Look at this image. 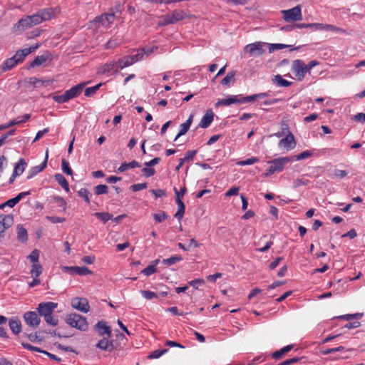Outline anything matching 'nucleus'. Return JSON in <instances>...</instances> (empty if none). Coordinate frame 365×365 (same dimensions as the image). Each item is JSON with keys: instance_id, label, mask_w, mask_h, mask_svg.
Listing matches in <instances>:
<instances>
[{"instance_id": "f257e3e1", "label": "nucleus", "mask_w": 365, "mask_h": 365, "mask_svg": "<svg viewBox=\"0 0 365 365\" xmlns=\"http://www.w3.org/2000/svg\"><path fill=\"white\" fill-rule=\"evenodd\" d=\"M132 65V62L129 61V58L125 56L118 61H110L98 68L97 73L98 74H113L117 73L119 69H123Z\"/></svg>"}, {"instance_id": "f03ea898", "label": "nucleus", "mask_w": 365, "mask_h": 365, "mask_svg": "<svg viewBox=\"0 0 365 365\" xmlns=\"http://www.w3.org/2000/svg\"><path fill=\"white\" fill-rule=\"evenodd\" d=\"M58 304L52 302H42L38 304V312L43 317L46 322L53 327L58 324V319L53 316V312L57 307Z\"/></svg>"}, {"instance_id": "7ed1b4c3", "label": "nucleus", "mask_w": 365, "mask_h": 365, "mask_svg": "<svg viewBox=\"0 0 365 365\" xmlns=\"http://www.w3.org/2000/svg\"><path fill=\"white\" fill-rule=\"evenodd\" d=\"M294 161V158L280 157L268 162L270 165L264 173L265 176H269L275 173H280L284 170L286 165Z\"/></svg>"}, {"instance_id": "20e7f679", "label": "nucleus", "mask_w": 365, "mask_h": 365, "mask_svg": "<svg viewBox=\"0 0 365 365\" xmlns=\"http://www.w3.org/2000/svg\"><path fill=\"white\" fill-rule=\"evenodd\" d=\"M65 320L70 327L81 331H86L88 327L86 319L76 313L67 314Z\"/></svg>"}, {"instance_id": "39448f33", "label": "nucleus", "mask_w": 365, "mask_h": 365, "mask_svg": "<svg viewBox=\"0 0 365 365\" xmlns=\"http://www.w3.org/2000/svg\"><path fill=\"white\" fill-rule=\"evenodd\" d=\"M267 45L266 42L256 41L245 46L244 52L248 53L250 57L260 56L265 53L264 48L267 47Z\"/></svg>"}, {"instance_id": "423d86ee", "label": "nucleus", "mask_w": 365, "mask_h": 365, "mask_svg": "<svg viewBox=\"0 0 365 365\" xmlns=\"http://www.w3.org/2000/svg\"><path fill=\"white\" fill-rule=\"evenodd\" d=\"M283 19L287 22L297 21L302 19V9L300 6H296L292 9L282 10Z\"/></svg>"}, {"instance_id": "0eeeda50", "label": "nucleus", "mask_w": 365, "mask_h": 365, "mask_svg": "<svg viewBox=\"0 0 365 365\" xmlns=\"http://www.w3.org/2000/svg\"><path fill=\"white\" fill-rule=\"evenodd\" d=\"M115 20V15L113 13H108L102 14L99 16L96 17L94 23L96 24L98 28L102 26L103 28H109L110 24Z\"/></svg>"}, {"instance_id": "6e6552de", "label": "nucleus", "mask_w": 365, "mask_h": 365, "mask_svg": "<svg viewBox=\"0 0 365 365\" xmlns=\"http://www.w3.org/2000/svg\"><path fill=\"white\" fill-rule=\"evenodd\" d=\"M287 136L279 141L278 146L279 148H283L287 150H290L295 148L297 143L294 136L289 129H287Z\"/></svg>"}, {"instance_id": "1a4fd4ad", "label": "nucleus", "mask_w": 365, "mask_h": 365, "mask_svg": "<svg viewBox=\"0 0 365 365\" xmlns=\"http://www.w3.org/2000/svg\"><path fill=\"white\" fill-rule=\"evenodd\" d=\"M292 70L299 80H302L307 73L305 63L302 60H294L292 63Z\"/></svg>"}, {"instance_id": "9d476101", "label": "nucleus", "mask_w": 365, "mask_h": 365, "mask_svg": "<svg viewBox=\"0 0 365 365\" xmlns=\"http://www.w3.org/2000/svg\"><path fill=\"white\" fill-rule=\"evenodd\" d=\"M62 270L64 272L71 274H78L80 276H86L88 274H93V272L90 270L86 267H78V266H73V267H67L64 266L62 267Z\"/></svg>"}, {"instance_id": "9b49d317", "label": "nucleus", "mask_w": 365, "mask_h": 365, "mask_svg": "<svg viewBox=\"0 0 365 365\" xmlns=\"http://www.w3.org/2000/svg\"><path fill=\"white\" fill-rule=\"evenodd\" d=\"M71 306L73 308L83 313H87L90 309L87 298H73Z\"/></svg>"}, {"instance_id": "f8f14e48", "label": "nucleus", "mask_w": 365, "mask_h": 365, "mask_svg": "<svg viewBox=\"0 0 365 365\" xmlns=\"http://www.w3.org/2000/svg\"><path fill=\"white\" fill-rule=\"evenodd\" d=\"M24 319L26 324L31 328H37L40 324L41 319L35 312H27L24 314Z\"/></svg>"}, {"instance_id": "ddd939ff", "label": "nucleus", "mask_w": 365, "mask_h": 365, "mask_svg": "<svg viewBox=\"0 0 365 365\" xmlns=\"http://www.w3.org/2000/svg\"><path fill=\"white\" fill-rule=\"evenodd\" d=\"M14 220L11 215H0V240L4 237V232L13 224Z\"/></svg>"}, {"instance_id": "4468645a", "label": "nucleus", "mask_w": 365, "mask_h": 365, "mask_svg": "<svg viewBox=\"0 0 365 365\" xmlns=\"http://www.w3.org/2000/svg\"><path fill=\"white\" fill-rule=\"evenodd\" d=\"M240 98L241 95H234L230 96L226 98L220 99L215 103V107L217 108L219 106H228L234 103H242V100Z\"/></svg>"}, {"instance_id": "2eb2a0df", "label": "nucleus", "mask_w": 365, "mask_h": 365, "mask_svg": "<svg viewBox=\"0 0 365 365\" xmlns=\"http://www.w3.org/2000/svg\"><path fill=\"white\" fill-rule=\"evenodd\" d=\"M88 83V82L81 83L76 86H73L69 90L66 91L65 93L68 100L69 101L79 96L82 93L85 86H86Z\"/></svg>"}, {"instance_id": "dca6fc26", "label": "nucleus", "mask_w": 365, "mask_h": 365, "mask_svg": "<svg viewBox=\"0 0 365 365\" xmlns=\"http://www.w3.org/2000/svg\"><path fill=\"white\" fill-rule=\"evenodd\" d=\"M48 150H47L46 151L45 159L41 164H40L39 165H37V166H34L30 169V170L28 173V176H27L28 179H31V178H34L36 175L41 173L46 168L48 158Z\"/></svg>"}, {"instance_id": "f3484780", "label": "nucleus", "mask_w": 365, "mask_h": 365, "mask_svg": "<svg viewBox=\"0 0 365 365\" xmlns=\"http://www.w3.org/2000/svg\"><path fill=\"white\" fill-rule=\"evenodd\" d=\"M31 23H30V19L28 16L21 19L16 24H15L13 26L14 32L23 31L28 28L31 27Z\"/></svg>"}, {"instance_id": "a211bd4d", "label": "nucleus", "mask_w": 365, "mask_h": 365, "mask_svg": "<svg viewBox=\"0 0 365 365\" xmlns=\"http://www.w3.org/2000/svg\"><path fill=\"white\" fill-rule=\"evenodd\" d=\"M174 24L190 17L189 12L185 10L175 9L170 12Z\"/></svg>"}, {"instance_id": "6ab92c4d", "label": "nucleus", "mask_w": 365, "mask_h": 365, "mask_svg": "<svg viewBox=\"0 0 365 365\" xmlns=\"http://www.w3.org/2000/svg\"><path fill=\"white\" fill-rule=\"evenodd\" d=\"M214 118V113L213 111L210 109L207 110L205 113V114L202 116L200 123L199 126L202 128H206L210 126V125L212 123Z\"/></svg>"}, {"instance_id": "aec40b11", "label": "nucleus", "mask_w": 365, "mask_h": 365, "mask_svg": "<svg viewBox=\"0 0 365 365\" xmlns=\"http://www.w3.org/2000/svg\"><path fill=\"white\" fill-rule=\"evenodd\" d=\"M96 327L100 335L104 336L106 335L108 338L111 336V329L109 326L106 324V323L103 321L98 322Z\"/></svg>"}, {"instance_id": "412c9836", "label": "nucleus", "mask_w": 365, "mask_h": 365, "mask_svg": "<svg viewBox=\"0 0 365 365\" xmlns=\"http://www.w3.org/2000/svg\"><path fill=\"white\" fill-rule=\"evenodd\" d=\"M57 11H58L57 8H56V9L47 8V9L41 10L40 11H38V13H39L41 18L42 19V21H48V20L51 19L52 17H53Z\"/></svg>"}, {"instance_id": "4be33fe9", "label": "nucleus", "mask_w": 365, "mask_h": 365, "mask_svg": "<svg viewBox=\"0 0 365 365\" xmlns=\"http://www.w3.org/2000/svg\"><path fill=\"white\" fill-rule=\"evenodd\" d=\"M9 326L14 334L17 335L21 333L22 327L19 319L16 318L10 319Z\"/></svg>"}, {"instance_id": "5701e85b", "label": "nucleus", "mask_w": 365, "mask_h": 365, "mask_svg": "<svg viewBox=\"0 0 365 365\" xmlns=\"http://www.w3.org/2000/svg\"><path fill=\"white\" fill-rule=\"evenodd\" d=\"M192 120H193V115H190V117L188 118V119L185 123H182L180 125V129L179 130V133L175 138V140H176L179 137L185 135L188 131V130L190 129V127L192 123Z\"/></svg>"}, {"instance_id": "b1692460", "label": "nucleus", "mask_w": 365, "mask_h": 365, "mask_svg": "<svg viewBox=\"0 0 365 365\" xmlns=\"http://www.w3.org/2000/svg\"><path fill=\"white\" fill-rule=\"evenodd\" d=\"M160 262V259H157L150 262V264L141 271L145 276H150L157 272L156 266Z\"/></svg>"}, {"instance_id": "393cba45", "label": "nucleus", "mask_w": 365, "mask_h": 365, "mask_svg": "<svg viewBox=\"0 0 365 365\" xmlns=\"http://www.w3.org/2000/svg\"><path fill=\"white\" fill-rule=\"evenodd\" d=\"M236 71H232L227 73V76L221 81V84L226 87H230L235 82Z\"/></svg>"}, {"instance_id": "a878e982", "label": "nucleus", "mask_w": 365, "mask_h": 365, "mask_svg": "<svg viewBox=\"0 0 365 365\" xmlns=\"http://www.w3.org/2000/svg\"><path fill=\"white\" fill-rule=\"evenodd\" d=\"M140 164L136 160H132L130 163H123L120 167L118 168V171L120 173H123L126 171L128 169H133L135 168H140Z\"/></svg>"}, {"instance_id": "bb28decb", "label": "nucleus", "mask_w": 365, "mask_h": 365, "mask_svg": "<svg viewBox=\"0 0 365 365\" xmlns=\"http://www.w3.org/2000/svg\"><path fill=\"white\" fill-rule=\"evenodd\" d=\"M293 349V345L289 344L284 346L283 348L277 350L272 354V358L274 359H280L285 354L290 351Z\"/></svg>"}, {"instance_id": "cd10ccee", "label": "nucleus", "mask_w": 365, "mask_h": 365, "mask_svg": "<svg viewBox=\"0 0 365 365\" xmlns=\"http://www.w3.org/2000/svg\"><path fill=\"white\" fill-rule=\"evenodd\" d=\"M26 165V163L25 160L23 158L19 159L18 163H16V165L14 166L13 173H14L17 176L21 175L24 173Z\"/></svg>"}, {"instance_id": "c85d7f7f", "label": "nucleus", "mask_w": 365, "mask_h": 365, "mask_svg": "<svg viewBox=\"0 0 365 365\" xmlns=\"http://www.w3.org/2000/svg\"><path fill=\"white\" fill-rule=\"evenodd\" d=\"M48 58H49V56L48 54L38 56L31 63L30 67L34 68V67L39 66L42 65L43 63H44L46 61H47Z\"/></svg>"}, {"instance_id": "c756f323", "label": "nucleus", "mask_w": 365, "mask_h": 365, "mask_svg": "<svg viewBox=\"0 0 365 365\" xmlns=\"http://www.w3.org/2000/svg\"><path fill=\"white\" fill-rule=\"evenodd\" d=\"M17 238L19 241L25 242L28 240V234L25 228L21 225H18L16 228Z\"/></svg>"}, {"instance_id": "7c9ffc66", "label": "nucleus", "mask_w": 365, "mask_h": 365, "mask_svg": "<svg viewBox=\"0 0 365 365\" xmlns=\"http://www.w3.org/2000/svg\"><path fill=\"white\" fill-rule=\"evenodd\" d=\"M272 81L275 85L279 87H288L292 84V82L284 79L279 74L275 75Z\"/></svg>"}, {"instance_id": "2f4dec72", "label": "nucleus", "mask_w": 365, "mask_h": 365, "mask_svg": "<svg viewBox=\"0 0 365 365\" xmlns=\"http://www.w3.org/2000/svg\"><path fill=\"white\" fill-rule=\"evenodd\" d=\"M176 203L178 205V211L176 212L175 217L180 220L183 217L185 207L181 199H176Z\"/></svg>"}, {"instance_id": "473e14b6", "label": "nucleus", "mask_w": 365, "mask_h": 365, "mask_svg": "<svg viewBox=\"0 0 365 365\" xmlns=\"http://www.w3.org/2000/svg\"><path fill=\"white\" fill-rule=\"evenodd\" d=\"M54 178L56 182L66 191H69L68 182L65 177L60 173H57L54 175Z\"/></svg>"}, {"instance_id": "72a5a7b5", "label": "nucleus", "mask_w": 365, "mask_h": 365, "mask_svg": "<svg viewBox=\"0 0 365 365\" xmlns=\"http://www.w3.org/2000/svg\"><path fill=\"white\" fill-rule=\"evenodd\" d=\"M320 31H334L340 34H346V30L336 27L331 24H322V27Z\"/></svg>"}, {"instance_id": "f704fd0d", "label": "nucleus", "mask_w": 365, "mask_h": 365, "mask_svg": "<svg viewBox=\"0 0 365 365\" xmlns=\"http://www.w3.org/2000/svg\"><path fill=\"white\" fill-rule=\"evenodd\" d=\"M295 26L297 29L310 28L315 31H320L321 27H322V24H320V23H310V24L298 23V24H295Z\"/></svg>"}, {"instance_id": "c9c22d12", "label": "nucleus", "mask_w": 365, "mask_h": 365, "mask_svg": "<svg viewBox=\"0 0 365 365\" xmlns=\"http://www.w3.org/2000/svg\"><path fill=\"white\" fill-rule=\"evenodd\" d=\"M170 24H174L170 12L161 16V19L158 23V26H165Z\"/></svg>"}, {"instance_id": "e433bc0d", "label": "nucleus", "mask_w": 365, "mask_h": 365, "mask_svg": "<svg viewBox=\"0 0 365 365\" xmlns=\"http://www.w3.org/2000/svg\"><path fill=\"white\" fill-rule=\"evenodd\" d=\"M93 215L96 216L100 221H101L103 223H106L110 220L113 219V215L107 212H95Z\"/></svg>"}, {"instance_id": "4c0bfd02", "label": "nucleus", "mask_w": 365, "mask_h": 365, "mask_svg": "<svg viewBox=\"0 0 365 365\" xmlns=\"http://www.w3.org/2000/svg\"><path fill=\"white\" fill-rule=\"evenodd\" d=\"M182 260V257L180 255H174L170 257V258L164 259L162 262L164 264H166L168 266L174 264L178 262H180Z\"/></svg>"}, {"instance_id": "58836bf2", "label": "nucleus", "mask_w": 365, "mask_h": 365, "mask_svg": "<svg viewBox=\"0 0 365 365\" xmlns=\"http://www.w3.org/2000/svg\"><path fill=\"white\" fill-rule=\"evenodd\" d=\"M39 47H40V44L36 43L34 45L31 46L29 48L21 49V50H19V51L21 53V56H23L24 58H26L29 54L35 51Z\"/></svg>"}, {"instance_id": "ea45409f", "label": "nucleus", "mask_w": 365, "mask_h": 365, "mask_svg": "<svg viewBox=\"0 0 365 365\" xmlns=\"http://www.w3.org/2000/svg\"><path fill=\"white\" fill-rule=\"evenodd\" d=\"M102 85H103V83H100L94 86L87 88L85 90L84 95L86 97H91V96H94L96 93V92L99 90V88H101V86Z\"/></svg>"}, {"instance_id": "a19ab883", "label": "nucleus", "mask_w": 365, "mask_h": 365, "mask_svg": "<svg viewBox=\"0 0 365 365\" xmlns=\"http://www.w3.org/2000/svg\"><path fill=\"white\" fill-rule=\"evenodd\" d=\"M18 63L16 60H15V58L13 56L11 58H8L6 60L3 65V70L4 71H8L14 68L16 65H17Z\"/></svg>"}, {"instance_id": "79ce46f5", "label": "nucleus", "mask_w": 365, "mask_h": 365, "mask_svg": "<svg viewBox=\"0 0 365 365\" xmlns=\"http://www.w3.org/2000/svg\"><path fill=\"white\" fill-rule=\"evenodd\" d=\"M267 47L269 48V53H272L276 50H279L289 47V45L283 43H267Z\"/></svg>"}, {"instance_id": "37998d69", "label": "nucleus", "mask_w": 365, "mask_h": 365, "mask_svg": "<svg viewBox=\"0 0 365 365\" xmlns=\"http://www.w3.org/2000/svg\"><path fill=\"white\" fill-rule=\"evenodd\" d=\"M30 272L32 277H38L42 272V267L38 263L33 264Z\"/></svg>"}, {"instance_id": "c03bdc74", "label": "nucleus", "mask_w": 365, "mask_h": 365, "mask_svg": "<svg viewBox=\"0 0 365 365\" xmlns=\"http://www.w3.org/2000/svg\"><path fill=\"white\" fill-rule=\"evenodd\" d=\"M363 315H364L363 313L348 314L339 316V317H338V318L349 321V320H353V319H361L363 317Z\"/></svg>"}, {"instance_id": "a18cd8bd", "label": "nucleus", "mask_w": 365, "mask_h": 365, "mask_svg": "<svg viewBox=\"0 0 365 365\" xmlns=\"http://www.w3.org/2000/svg\"><path fill=\"white\" fill-rule=\"evenodd\" d=\"M312 155V153L309 150H305L298 155L292 156L294 158V160H302L310 158Z\"/></svg>"}, {"instance_id": "49530a36", "label": "nucleus", "mask_w": 365, "mask_h": 365, "mask_svg": "<svg viewBox=\"0 0 365 365\" xmlns=\"http://www.w3.org/2000/svg\"><path fill=\"white\" fill-rule=\"evenodd\" d=\"M144 53L143 49L140 51H138L135 55L133 56H126L127 58H129V61L132 62V65L137 61H139L143 59Z\"/></svg>"}, {"instance_id": "de8ad7c7", "label": "nucleus", "mask_w": 365, "mask_h": 365, "mask_svg": "<svg viewBox=\"0 0 365 365\" xmlns=\"http://www.w3.org/2000/svg\"><path fill=\"white\" fill-rule=\"evenodd\" d=\"M27 16L30 19V23H31L32 26L43 22L42 19L41 18L38 12L31 16Z\"/></svg>"}, {"instance_id": "09e8293b", "label": "nucleus", "mask_w": 365, "mask_h": 365, "mask_svg": "<svg viewBox=\"0 0 365 365\" xmlns=\"http://www.w3.org/2000/svg\"><path fill=\"white\" fill-rule=\"evenodd\" d=\"M108 191V187L106 185H98L94 187V192L96 195L106 194Z\"/></svg>"}, {"instance_id": "8fccbe9b", "label": "nucleus", "mask_w": 365, "mask_h": 365, "mask_svg": "<svg viewBox=\"0 0 365 365\" xmlns=\"http://www.w3.org/2000/svg\"><path fill=\"white\" fill-rule=\"evenodd\" d=\"M153 217L157 222H161L165 220L168 217V215L164 211H160L158 213L153 214Z\"/></svg>"}, {"instance_id": "3c124183", "label": "nucleus", "mask_w": 365, "mask_h": 365, "mask_svg": "<svg viewBox=\"0 0 365 365\" xmlns=\"http://www.w3.org/2000/svg\"><path fill=\"white\" fill-rule=\"evenodd\" d=\"M259 161V159L257 157H252L250 158H248L245 160H241L237 163V165L244 166V165H252Z\"/></svg>"}, {"instance_id": "603ef678", "label": "nucleus", "mask_w": 365, "mask_h": 365, "mask_svg": "<svg viewBox=\"0 0 365 365\" xmlns=\"http://www.w3.org/2000/svg\"><path fill=\"white\" fill-rule=\"evenodd\" d=\"M61 168L62 170L68 175H72L73 171L69 165L68 162H67L65 159L62 160L61 162Z\"/></svg>"}, {"instance_id": "864d4df0", "label": "nucleus", "mask_w": 365, "mask_h": 365, "mask_svg": "<svg viewBox=\"0 0 365 365\" xmlns=\"http://www.w3.org/2000/svg\"><path fill=\"white\" fill-rule=\"evenodd\" d=\"M110 346H111V343L108 340V339L100 340L96 345L98 348L102 350H107Z\"/></svg>"}, {"instance_id": "5fc2aeb1", "label": "nucleus", "mask_w": 365, "mask_h": 365, "mask_svg": "<svg viewBox=\"0 0 365 365\" xmlns=\"http://www.w3.org/2000/svg\"><path fill=\"white\" fill-rule=\"evenodd\" d=\"M287 129H289L287 124L285 123H282L281 125V130L277 133H274L272 135L276 136L277 138H280L283 135L287 136Z\"/></svg>"}, {"instance_id": "6e6d98bb", "label": "nucleus", "mask_w": 365, "mask_h": 365, "mask_svg": "<svg viewBox=\"0 0 365 365\" xmlns=\"http://www.w3.org/2000/svg\"><path fill=\"white\" fill-rule=\"evenodd\" d=\"M80 197H83L87 203H90L89 191L86 188H81L78 191Z\"/></svg>"}, {"instance_id": "4d7b16f0", "label": "nucleus", "mask_w": 365, "mask_h": 365, "mask_svg": "<svg viewBox=\"0 0 365 365\" xmlns=\"http://www.w3.org/2000/svg\"><path fill=\"white\" fill-rule=\"evenodd\" d=\"M167 351H168V349L155 350L149 354L148 358L149 359H158L162 355L165 354Z\"/></svg>"}, {"instance_id": "13d9d810", "label": "nucleus", "mask_w": 365, "mask_h": 365, "mask_svg": "<svg viewBox=\"0 0 365 365\" xmlns=\"http://www.w3.org/2000/svg\"><path fill=\"white\" fill-rule=\"evenodd\" d=\"M29 259L33 262V264L38 263L39 252L37 250H33L28 257Z\"/></svg>"}, {"instance_id": "bf43d9fd", "label": "nucleus", "mask_w": 365, "mask_h": 365, "mask_svg": "<svg viewBox=\"0 0 365 365\" xmlns=\"http://www.w3.org/2000/svg\"><path fill=\"white\" fill-rule=\"evenodd\" d=\"M21 345L24 349L30 350V351H36V352L43 353V354L44 352V350H42L41 349L34 346L28 343L23 342V343H21Z\"/></svg>"}, {"instance_id": "052dcab7", "label": "nucleus", "mask_w": 365, "mask_h": 365, "mask_svg": "<svg viewBox=\"0 0 365 365\" xmlns=\"http://www.w3.org/2000/svg\"><path fill=\"white\" fill-rule=\"evenodd\" d=\"M18 202H19V200L15 197L14 198L9 199L6 202H5L4 204L0 205V208H4L6 206H8V207H14Z\"/></svg>"}, {"instance_id": "680f3d73", "label": "nucleus", "mask_w": 365, "mask_h": 365, "mask_svg": "<svg viewBox=\"0 0 365 365\" xmlns=\"http://www.w3.org/2000/svg\"><path fill=\"white\" fill-rule=\"evenodd\" d=\"M143 175L146 178H150L155 175V170L151 167H147L142 169Z\"/></svg>"}, {"instance_id": "e2e57ef3", "label": "nucleus", "mask_w": 365, "mask_h": 365, "mask_svg": "<svg viewBox=\"0 0 365 365\" xmlns=\"http://www.w3.org/2000/svg\"><path fill=\"white\" fill-rule=\"evenodd\" d=\"M351 119L356 122H359V123L364 124V123H365V113H359L353 115Z\"/></svg>"}, {"instance_id": "0e129e2a", "label": "nucleus", "mask_w": 365, "mask_h": 365, "mask_svg": "<svg viewBox=\"0 0 365 365\" xmlns=\"http://www.w3.org/2000/svg\"><path fill=\"white\" fill-rule=\"evenodd\" d=\"M27 337L32 342L41 341L43 339V336H39L37 332L29 334H27Z\"/></svg>"}, {"instance_id": "69168bd1", "label": "nucleus", "mask_w": 365, "mask_h": 365, "mask_svg": "<svg viewBox=\"0 0 365 365\" xmlns=\"http://www.w3.org/2000/svg\"><path fill=\"white\" fill-rule=\"evenodd\" d=\"M53 99L54 101L58 103H63L68 101L65 92L62 95L54 96Z\"/></svg>"}, {"instance_id": "338daca9", "label": "nucleus", "mask_w": 365, "mask_h": 365, "mask_svg": "<svg viewBox=\"0 0 365 365\" xmlns=\"http://www.w3.org/2000/svg\"><path fill=\"white\" fill-rule=\"evenodd\" d=\"M147 186H148L147 183L143 182V183L134 184V185H131L130 188L133 192H137V191L142 190L147 188Z\"/></svg>"}, {"instance_id": "774afa93", "label": "nucleus", "mask_w": 365, "mask_h": 365, "mask_svg": "<svg viewBox=\"0 0 365 365\" xmlns=\"http://www.w3.org/2000/svg\"><path fill=\"white\" fill-rule=\"evenodd\" d=\"M300 358L299 357H293L281 362L278 365H292L293 364L298 362Z\"/></svg>"}]
</instances>
